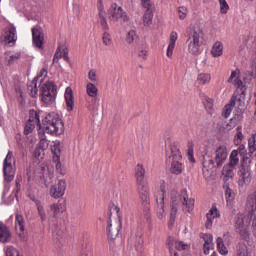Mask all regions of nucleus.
<instances>
[{"instance_id": "1", "label": "nucleus", "mask_w": 256, "mask_h": 256, "mask_svg": "<svg viewBox=\"0 0 256 256\" xmlns=\"http://www.w3.org/2000/svg\"><path fill=\"white\" fill-rule=\"evenodd\" d=\"M179 207H182V210L187 213H191L195 209V199L187 197V190L182 191L181 194L177 190L171 191L170 225L175 224V217Z\"/></svg>"}, {"instance_id": "2", "label": "nucleus", "mask_w": 256, "mask_h": 256, "mask_svg": "<svg viewBox=\"0 0 256 256\" xmlns=\"http://www.w3.org/2000/svg\"><path fill=\"white\" fill-rule=\"evenodd\" d=\"M228 83L236 86V93L232 96L230 104H227L223 109L222 117L224 119H228L233 112V107H235L237 102L239 103L240 107L245 105V102H243V99H245V86L243 85V81L237 77V71L231 72Z\"/></svg>"}, {"instance_id": "3", "label": "nucleus", "mask_w": 256, "mask_h": 256, "mask_svg": "<svg viewBox=\"0 0 256 256\" xmlns=\"http://www.w3.org/2000/svg\"><path fill=\"white\" fill-rule=\"evenodd\" d=\"M166 145V163H171L170 171L174 175H181L183 173V163L181 159V150H179V144L167 139L165 142Z\"/></svg>"}, {"instance_id": "4", "label": "nucleus", "mask_w": 256, "mask_h": 256, "mask_svg": "<svg viewBox=\"0 0 256 256\" xmlns=\"http://www.w3.org/2000/svg\"><path fill=\"white\" fill-rule=\"evenodd\" d=\"M42 125L44 133H48V135H61L63 133V120L55 112L46 115L42 120Z\"/></svg>"}, {"instance_id": "5", "label": "nucleus", "mask_w": 256, "mask_h": 256, "mask_svg": "<svg viewBox=\"0 0 256 256\" xmlns=\"http://www.w3.org/2000/svg\"><path fill=\"white\" fill-rule=\"evenodd\" d=\"M201 39H203V31L199 28H193L188 34V52L190 55L197 56L201 53Z\"/></svg>"}, {"instance_id": "6", "label": "nucleus", "mask_w": 256, "mask_h": 256, "mask_svg": "<svg viewBox=\"0 0 256 256\" xmlns=\"http://www.w3.org/2000/svg\"><path fill=\"white\" fill-rule=\"evenodd\" d=\"M239 165V150H233L229 157V163L225 164L222 169L223 182L227 183L229 179L235 177V167Z\"/></svg>"}, {"instance_id": "7", "label": "nucleus", "mask_w": 256, "mask_h": 256, "mask_svg": "<svg viewBox=\"0 0 256 256\" xmlns=\"http://www.w3.org/2000/svg\"><path fill=\"white\" fill-rule=\"evenodd\" d=\"M40 91L43 103L46 105L55 103V99H57V89L55 88V85H53V82L44 83L41 86Z\"/></svg>"}, {"instance_id": "8", "label": "nucleus", "mask_w": 256, "mask_h": 256, "mask_svg": "<svg viewBox=\"0 0 256 256\" xmlns=\"http://www.w3.org/2000/svg\"><path fill=\"white\" fill-rule=\"evenodd\" d=\"M4 179L11 183L15 179V162H13V153L8 152L3 162Z\"/></svg>"}, {"instance_id": "9", "label": "nucleus", "mask_w": 256, "mask_h": 256, "mask_svg": "<svg viewBox=\"0 0 256 256\" xmlns=\"http://www.w3.org/2000/svg\"><path fill=\"white\" fill-rule=\"evenodd\" d=\"M108 15L111 21H119V19H122L124 23H129L131 21V18L129 15H127V12H125L121 6L117 5V3L110 6Z\"/></svg>"}, {"instance_id": "10", "label": "nucleus", "mask_w": 256, "mask_h": 256, "mask_svg": "<svg viewBox=\"0 0 256 256\" xmlns=\"http://www.w3.org/2000/svg\"><path fill=\"white\" fill-rule=\"evenodd\" d=\"M36 127L41 129V120H40L39 112L35 110H30L29 119L24 126V133L26 135H31V133L35 131Z\"/></svg>"}, {"instance_id": "11", "label": "nucleus", "mask_w": 256, "mask_h": 256, "mask_svg": "<svg viewBox=\"0 0 256 256\" xmlns=\"http://www.w3.org/2000/svg\"><path fill=\"white\" fill-rule=\"evenodd\" d=\"M251 225V220L243 215H238L236 217L235 229L243 237L247 239L249 237V226Z\"/></svg>"}, {"instance_id": "12", "label": "nucleus", "mask_w": 256, "mask_h": 256, "mask_svg": "<svg viewBox=\"0 0 256 256\" xmlns=\"http://www.w3.org/2000/svg\"><path fill=\"white\" fill-rule=\"evenodd\" d=\"M253 172L251 171V166L247 164H241L238 169V185L239 187H245V185H249L251 183V179H253Z\"/></svg>"}, {"instance_id": "13", "label": "nucleus", "mask_w": 256, "mask_h": 256, "mask_svg": "<svg viewBox=\"0 0 256 256\" xmlns=\"http://www.w3.org/2000/svg\"><path fill=\"white\" fill-rule=\"evenodd\" d=\"M229 155V150L227 149V146L220 145L216 148L213 157H212V163L215 165V167L221 168L225 164V161H227V156Z\"/></svg>"}, {"instance_id": "14", "label": "nucleus", "mask_w": 256, "mask_h": 256, "mask_svg": "<svg viewBox=\"0 0 256 256\" xmlns=\"http://www.w3.org/2000/svg\"><path fill=\"white\" fill-rule=\"evenodd\" d=\"M167 245L171 256H179V253H177V251H189V249H191V246H189V244L183 241H179L173 237H169L167 239Z\"/></svg>"}, {"instance_id": "15", "label": "nucleus", "mask_w": 256, "mask_h": 256, "mask_svg": "<svg viewBox=\"0 0 256 256\" xmlns=\"http://www.w3.org/2000/svg\"><path fill=\"white\" fill-rule=\"evenodd\" d=\"M138 193H139V199L141 201V204L143 205L146 214L145 217L147 219V221H149L151 219V214H149V203H150V199H149V186H147V184L144 185H140L138 186Z\"/></svg>"}, {"instance_id": "16", "label": "nucleus", "mask_w": 256, "mask_h": 256, "mask_svg": "<svg viewBox=\"0 0 256 256\" xmlns=\"http://www.w3.org/2000/svg\"><path fill=\"white\" fill-rule=\"evenodd\" d=\"M156 215L160 221L166 217L165 213V190L161 187V193L156 196Z\"/></svg>"}, {"instance_id": "17", "label": "nucleus", "mask_w": 256, "mask_h": 256, "mask_svg": "<svg viewBox=\"0 0 256 256\" xmlns=\"http://www.w3.org/2000/svg\"><path fill=\"white\" fill-rule=\"evenodd\" d=\"M2 41L5 45H9L10 47L11 45H15V42L17 41V28L12 24L7 26L2 35Z\"/></svg>"}, {"instance_id": "18", "label": "nucleus", "mask_w": 256, "mask_h": 256, "mask_svg": "<svg viewBox=\"0 0 256 256\" xmlns=\"http://www.w3.org/2000/svg\"><path fill=\"white\" fill-rule=\"evenodd\" d=\"M45 41V33H43V28L37 25L32 28V43L34 47L38 49H43V43Z\"/></svg>"}, {"instance_id": "19", "label": "nucleus", "mask_w": 256, "mask_h": 256, "mask_svg": "<svg viewBox=\"0 0 256 256\" xmlns=\"http://www.w3.org/2000/svg\"><path fill=\"white\" fill-rule=\"evenodd\" d=\"M67 189V182L65 180H59L57 184L50 187V196L53 199H60L65 195V190Z\"/></svg>"}, {"instance_id": "20", "label": "nucleus", "mask_w": 256, "mask_h": 256, "mask_svg": "<svg viewBox=\"0 0 256 256\" xmlns=\"http://www.w3.org/2000/svg\"><path fill=\"white\" fill-rule=\"evenodd\" d=\"M121 220H119L116 223H111V221H108V226L106 227V233L108 235V239L110 241H115L117 237H119V231H121Z\"/></svg>"}, {"instance_id": "21", "label": "nucleus", "mask_w": 256, "mask_h": 256, "mask_svg": "<svg viewBox=\"0 0 256 256\" xmlns=\"http://www.w3.org/2000/svg\"><path fill=\"white\" fill-rule=\"evenodd\" d=\"M98 15L100 19V24L104 32L109 31V24L107 23V14L105 8L103 7V0L98 1Z\"/></svg>"}, {"instance_id": "22", "label": "nucleus", "mask_w": 256, "mask_h": 256, "mask_svg": "<svg viewBox=\"0 0 256 256\" xmlns=\"http://www.w3.org/2000/svg\"><path fill=\"white\" fill-rule=\"evenodd\" d=\"M206 217L207 221L205 223V227L206 229H211V227H213V220L219 219V217H221V213L219 212L216 206H213L206 214Z\"/></svg>"}, {"instance_id": "23", "label": "nucleus", "mask_w": 256, "mask_h": 256, "mask_svg": "<svg viewBox=\"0 0 256 256\" xmlns=\"http://www.w3.org/2000/svg\"><path fill=\"white\" fill-rule=\"evenodd\" d=\"M225 243H229V233L224 234L223 238L218 237L216 239V245L220 255H228L229 253V250L225 247Z\"/></svg>"}, {"instance_id": "24", "label": "nucleus", "mask_w": 256, "mask_h": 256, "mask_svg": "<svg viewBox=\"0 0 256 256\" xmlns=\"http://www.w3.org/2000/svg\"><path fill=\"white\" fill-rule=\"evenodd\" d=\"M15 229L19 237H23V235H25V218H23V215L16 214Z\"/></svg>"}, {"instance_id": "25", "label": "nucleus", "mask_w": 256, "mask_h": 256, "mask_svg": "<svg viewBox=\"0 0 256 256\" xmlns=\"http://www.w3.org/2000/svg\"><path fill=\"white\" fill-rule=\"evenodd\" d=\"M65 233V226H55L52 230V239L54 243H63V235Z\"/></svg>"}, {"instance_id": "26", "label": "nucleus", "mask_w": 256, "mask_h": 256, "mask_svg": "<svg viewBox=\"0 0 256 256\" xmlns=\"http://www.w3.org/2000/svg\"><path fill=\"white\" fill-rule=\"evenodd\" d=\"M135 176H136L137 186L147 185V183L145 182V168H143V165L138 164L136 166Z\"/></svg>"}, {"instance_id": "27", "label": "nucleus", "mask_w": 256, "mask_h": 256, "mask_svg": "<svg viewBox=\"0 0 256 256\" xmlns=\"http://www.w3.org/2000/svg\"><path fill=\"white\" fill-rule=\"evenodd\" d=\"M11 239V232L9 228L2 222H0V243H9Z\"/></svg>"}, {"instance_id": "28", "label": "nucleus", "mask_w": 256, "mask_h": 256, "mask_svg": "<svg viewBox=\"0 0 256 256\" xmlns=\"http://www.w3.org/2000/svg\"><path fill=\"white\" fill-rule=\"evenodd\" d=\"M64 97L67 105V111H72L75 106V101L73 98V90L70 87L66 88Z\"/></svg>"}, {"instance_id": "29", "label": "nucleus", "mask_w": 256, "mask_h": 256, "mask_svg": "<svg viewBox=\"0 0 256 256\" xmlns=\"http://www.w3.org/2000/svg\"><path fill=\"white\" fill-rule=\"evenodd\" d=\"M202 239L204 240V254L209 255V251L215 247L213 244V235L204 234Z\"/></svg>"}, {"instance_id": "30", "label": "nucleus", "mask_w": 256, "mask_h": 256, "mask_svg": "<svg viewBox=\"0 0 256 256\" xmlns=\"http://www.w3.org/2000/svg\"><path fill=\"white\" fill-rule=\"evenodd\" d=\"M178 34L177 32H172L170 34V41L168 44L166 55L167 57H173V49H175V42L177 41Z\"/></svg>"}, {"instance_id": "31", "label": "nucleus", "mask_w": 256, "mask_h": 256, "mask_svg": "<svg viewBox=\"0 0 256 256\" xmlns=\"http://www.w3.org/2000/svg\"><path fill=\"white\" fill-rule=\"evenodd\" d=\"M65 211V204L61 201H58L56 204H51L50 206V213L53 217H57L59 213H63Z\"/></svg>"}, {"instance_id": "32", "label": "nucleus", "mask_w": 256, "mask_h": 256, "mask_svg": "<svg viewBox=\"0 0 256 256\" xmlns=\"http://www.w3.org/2000/svg\"><path fill=\"white\" fill-rule=\"evenodd\" d=\"M211 55L212 57H221V55H223V43L221 41H217L213 44Z\"/></svg>"}, {"instance_id": "33", "label": "nucleus", "mask_w": 256, "mask_h": 256, "mask_svg": "<svg viewBox=\"0 0 256 256\" xmlns=\"http://www.w3.org/2000/svg\"><path fill=\"white\" fill-rule=\"evenodd\" d=\"M19 59H21V53L19 52H14V53L8 52L6 54L7 65H15V63H17Z\"/></svg>"}, {"instance_id": "34", "label": "nucleus", "mask_w": 256, "mask_h": 256, "mask_svg": "<svg viewBox=\"0 0 256 256\" xmlns=\"http://www.w3.org/2000/svg\"><path fill=\"white\" fill-rule=\"evenodd\" d=\"M37 79H39V77L34 78L28 84V93L31 97H37V93L39 92V89L37 88Z\"/></svg>"}, {"instance_id": "35", "label": "nucleus", "mask_w": 256, "mask_h": 256, "mask_svg": "<svg viewBox=\"0 0 256 256\" xmlns=\"http://www.w3.org/2000/svg\"><path fill=\"white\" fill-rule=\"evenodd\" d=\"M187 147H188L187 148L188 160L190 161V163H195V156H194L195 144L193 143V141H188Z\"/></svg>"}, {"instance_id": "36", "label": "nucleus", "mask_w": 256, "mask_h": 256, "mask_svg": "<svg viewBox=\"0 0 256 256\" xmlns=\"http://www.w3.org/2000/svg\"><path fill=\"white\" fill-rule=\"evenodd\" d=\"M35 205L37 207L38 215L41 221H45L47 219V214L45 213V208H43L41 201L35 200Z\"/></svg>"}, {"instance_id": "37", "label": "nucleus", "mask_w": 256, "mask_h": 256, "mask_svg": "<svg viewBox=\"0 0 256 256\" xmlns=\"http://www.w3.org/2000/svg\"><path fill=\"white\" fill-rule=\"evenodd\" d=\"M236 136L234 138L235 145H241L243 142V139H245V136L243 135V128L241 126H238L236 128Z\"/></svg>"}, {"instance_id": "38", "label": "nucleus", "mask_w": 256, "mask_h": 256, "mask_svg": "<svg viewBox=\"0 0 256 256\" xmlns=\"http://www.w3.org/2000/svg\"><path fill=\"white\" fill-rule=\"evenodd\" d=\"M198 83L200 85H207V83L211 82V74L209 73H200L197 77Z\"/></svg>"}, {"instance_id": "39", "label": "nucleus", "mask_w": 256, "mask_h": 256, "mask_svg": "<svg viewBox=\"0 0 256 256\" xmlns=\"http://www.w3.org/2000/svg\"><path fill=\"white\" fill-rule=\"evenodd\" d=\"M132 243H133L136 251H142L143 250V238L141 237V235L133 237L132 238Z\"/></svg>"}, {"instance_id": "40", "label": "nucleus", "mask_w": 256, "mask_h": 256, "mask_svg": "<svg viewBox=\"0 0 256 256\" xmlns=\"http://www.w3.org/2000/svg\"><path fill=\"white\" fill-rule=\"evenodd\" d=\"M224 189H225V198L227 203H231V201H233V199H235V192L232 191V189L229 187L228 184L224 185Z\"/></svg>"}, {"instance_id": "41", "label": "nucleus", "mask_w": 256, "mask_h": 256, "mask_svg": "<svg viewBox=\"0 0 256 256\" xmlns=\"http://www.w3.org/2000/svg\"><path fill=\"white\" fill-rule=\"evenodd\" d=\"M248 147L250 155H253L256 151V133L248 140Z\"/></svg>"}, {"instance_id": "42", "label": "nucleus", "mask_w": 256, "mask_h": 256, "mask_svg": "<svg viewBox=\"0 0 256 256\" xmlns=\"http://www.w3.org/2000/svg\"><path fill=\"white\" fill-rule=\"evenodd\" d=\"M86 91L89 97H97L98 89L93 83H88L86 86Z\"/></svg>"}, {"instance_id": "43", "label": "nucleus", "mask_w": 256, "mask_h": 256, "mask_svg": "<svg viewBox=\"0 0 256 256\" xmlns=\"http://www.w3.org/2000/svg\"><path fill=\"white\" fill-rule=\"evenodd\" d=\"M238 256H251V250L245 244H239Z\"/></svg>"}, {"instance_id": "44", "label": "nucleus", "mask_w": 256, "mask_h": 256, "mask_svg": "<svg viewBox=\"0 0 256 256\" xmlns=\"http://www.w3.org/2000/svg\"><path fill=\"white\" fill-rule=\"evenodd\" d=\"M102 43L106 45V47H111L113 43V38H111V34L109 32H104L102 36Z\"/></svg>"}, {"instance_id": "45", "label": "nucleus", "mask_w": 256, "mask_h": 256, "mask_svg": "<svg viewBox=\"0 0 256 256\" xmlns=\"http://www.w3.org/2000/svg\"><path fill=\"white\" fill-rule=\"evenodd\" d=\"M143 23L144 25H151V23H153V13H151V11L147 10V12H145Z\"/></svg>"}, {"instance_id": "46", "label": "nucleus", "mask_w": 256, "mask_h": 256, "mask_svg": "<svg viewBox=\"0 0 256 256\" xmlns=\"http://www.w3.org/2000/svg\"><path fill=\"white\" fill-rule=\"evenodd\" d=\"M137 39V33L135 32V30H130L126 36V42L129 43V45H131V43H133V41H135Z\"/></svg>"}, {"instance_id": "47", "label": "nucleus", "mask_w": 256, "mask_h": 256, "mask_svg": "<svg viewBox=\"0 0 256 256\" xmlns=\"http://www.w3.org/2000/svg\"><path fill=\"white\" fill-rule=\"evenodd\" d=\"M99 107H100L99 100L94 99L92 101V104L88 106V109L89 111H92V113H97V111H99Z\"/></svg>"}, {"instance_id": "48", "label": "nucleus", "mask_w": 256, "mask_h": 256, "mask_svg": "<svg viewBox=\"0 0 256 256\" xmlns=\"http://www.w3.org/2000/svg\"><path fill=\"white\" fill-rule=\"evenodd\" d=\"M220 3V12L225 15L229 11V4H227V0H219Z\"/></svg>"}, {"instance_id": "49", "label": "nucleus", "mask_w": 256, "mask_h": 256, "mask_svg": "<svg viewBox=\"0 0 256 256\" xmlns=\"http://www.w3.org/2000/svg\"><path fill=\"white\" fill-rule=\"evenodd\" d=\"M63 57V53L61 52V46H58L56 52L54 54L53 62H57L59 59Z\"/></svg>"}, {"instance_id": "50", "label": "nucleus", "mask_w": 256, "mask_h": 256, "mask_svg": "<svg viewBox=\"0 0 256 256\" xmlns=\"http://www.w3.org/2000/svg\"><path fill=\"white\" fill-rule=\"evenodd\" d=\"M178 14H179V19H185V17H187V8L186 7L178 8Z\"/></svg>"}, {"instance_id": "51", "label": "nucleus", "mask_w": 256, "mask_h": 256, "mask_svg": "<svg viewBox=\"0 0 256 256\" xmlns=\"http://www.w3.org/2000/svg\"><path fill=\"white\" fill-rule=\"evenodd\" d=\"M52 151H54V153H59V151H61V142L59 140L54 142Z\"/></svg>"}, {"instance_id": "52", "label": "nucleus", "mask_w": 256, "mask_h": 256, "mask_svg": "<svg viewBox=\"0 0 256 256\" xmlns=\"http://www.w3.org/2000/svg\"><path fill=\"white\" fill-rule=\"evenodd\" d=\"M49 147V142L47 140H41L39 143V149H42V151H45Z\"/></svg>"}, {"instance_id": "53", "label": "nucleus", "mask_w": 256, "mask_h": 256, "mask_svg": "<svg viewBox=\"0 0 256 256\" xmlns=\"http://www.w3.org/2000/svg\"><path fill=\"white\" fill-rule=\"evenodd\" d=\"M141 5L144 7V9L149 11V9H151V0H141Z\"/></svg>"}, {"instance_id": "54", "label": "nucleus", "mask_w": 256, "mask_h": 256, "mask_svg": "<svg viewBox=\"0 0 256 256\" xmlns=\"http://www.w3.org/2000/svg\"><path fill=\"white\" fill-rule=\"evenodd\" d=\"M97 73L95 72V70H90L88 73V78L90 79V81H96L97 80Z\"/></svg>"}, {"instance_id": "55", "label": "nucleus", "mask_w": 256, "mask_h": 256, "mask_svg": "<svg viewBox=\"0 0 256 256\" xmlns=\"http://www.w3.org/2000/svg\"><path fill=\"white\" fill-rule=\"evenodd\" d=\"M14 191L15 193H19V191H21V177L16 178V189Z\"/></svg>"}, {"instance_id": "56", "label": "nucleus", "mask_w": 256, "mask_h": 256, "mask_svg": "<svg viewBox=\"0 0 256 256\" xmlns=\"http://www.w3.org/2000/svg\"><path fill=\"white\" fill-rule=\"evenodd\" d=\"M235 125H237V123L235 122V119L231 118L230 122L227 124L226 128L228 130H231V129L235 128Z\"/></svg>"}, {"instance_id": "57", "label": "nucleus", "mask_w": 256, "mask_h": 256, "mask_svg": "<svg viewBox=\"0 0 256 256\" xmlns=\"http://www.w3.org/2000/svg\"><path fill=\"white\" fill-rule=\"evenodd\" d=\"M43 151H45V150H42L41 148H36L34 151V157L36 159H39V157H41V154L43 153Z\"/></svg>"}, {"instance_id": "58", "label": "nucleus", "mask_w": 256, "mask_h": 256, "mask_svg": "<svg viewBox=\"0 0 256 256\" xmlns=\"http://www.w3.org/2000/svg\"><path fill=\"white\" fill-rule=\"evenodd\" d=\"M138 56L141 57L142 59H146V57H147V52H146V50H140V51L138 52Z\"/></svg>"}, {"instance_id": "59", "label": "nucleus", "mask_w": 256, "mask_h": 256, "mask_svg": "<svg viewBox=\"0 0 256 256\" xmlns=\"http://www.w3.org/2000/svg\"><path fill=\"white\" fill-rule=\"evenodd\" d=\"M112 213H119V207L112 205V207L110 208V215Z\"/></svg>"}, {"instance_id": "60", "label": "nucleus", "mask_w": 256, "mask_h": 256, "mask_svg": "<svg viewBox=\"0 0 256 256\" xmlns=\"http://www.w3.org/2000/svg\"><path fill=\"white\" fill-rule=\"evenodd\" d=\"M38 77H47V68H42Z\"/></svg>"}, {"instance_id": "61", "label": "nucleus", "mask_w": 256, "mask_h": 256, "mask_svg": "<svg viewBox=\"0 0 256 256\" xmlns=\"http://www.w3.org/2000/svg\"><path fill=\"white\" fill-rule=\"evenodd\" d=\"M20 99L21 105H25V100L23 99V92H20Z\"/></svg>"}, {"instance_id": "62", "label": "nucleus", "mask_w": 256, "mask_h": 256, "mask_svg": "<svg viewBox=\"0 0 256 256\" xmlns=\"http://www.w3.org/2000/svg\"><path fill=\"white\" fill-rule=\"evenodd\" d=\"M62 57H63V59H64L65 61H69V56H68L67 52H63Z\"/></svg>"}, {"instance_id": "63", "label": "nucleus", "mask_w": 256, "mask_h": 256, "mask_svg": "<svg viewBox=\"0 0 256 256\" xmlns=\"http://www.w3.org/2000/svg\"><path fill=\"white\" fill-rule=\"evenodd\" d=\"M238 151H240V153H245V146L242 145L238 148Z\"/></svg>"}, {"instance_id": "64", "label": "nucleus", "mask_w": 256, "mask_h": 256, "mask_svg": "<svg viewBox=\"0 0 256 256\" xmlns=\"http://www.w3.org/2000/svg\"><path fill=\"white\" fill-rule=\"evenodd\" d=\"M5 191H9V184H5Z\"/></svg>"}]
</instances>
